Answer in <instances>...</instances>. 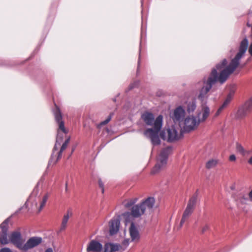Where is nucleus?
I'll list each match as a JSON object with an SVG mask.
<instances>
[{
	"mask_svg": "<svg viewBox=\"0 0 252 252\" xmlns=\"http://www.w3.org/2000/svg\"><path fill=\"white\" fill-rule=\"evenodd\" d=\"M249 46V41L247 38L243 39L240 45L239 52L235 57L231 61L228 65L226 59L216 65L207 78L204 77L202 80L196 82L194 86L198 91L197 98L199 100L200 104H207L209 96L208 93L213 85L218 81L221 84L224 83L229 76L238 67L240 60L245 55Z\"/></svg>",
	"mask_w": 252,
	"mask_h": 252,
	"instance_id": "nucleus-1",
	"label": "nucleus"
},
{
	"mask_svg": "<svg viewBox=\"0 0 252 252\" xmlns=\"http://www.w3.org/2000/svg\"><path fill=\"white\" fill-rule=\"evenodd\" d=\"M141 119L148 126H153L144 131L145 136L151 139L154 145L160 144L159 133L162 126L163 117L160 115L155 119L154 115L150 112H145L141 115Z\"/></svg>",
	"mask_w": 252,
	"mask_h": 252,
	"instance_id": "nucleus-2",
	"label": "nucleus"
},
{
	"mask_svg": "<svg viewBox=\"0 0 252 252\" xmlns=\"http://www.w3.org/2000/svg\"><path fill=\"white\" fill-rule=\"evenodd\" d=\"M53 113L55 116V120L59 124V129L58 131L56 142L53 150L51 159L49 160L50 164L52 162L55 163L62 158V153L67 146V144L63 143L61 147L60 151L56 152L63 139V136L61 134L60 130H61L64 134L67 133V131L65 128L64 123L62 121V115L61 111L56 105V108L53 110Z\"/></svg>",
	"mask_w": 252,
	"mask_h": 252,
	"instance_id": "nucleus-3",
	"label": "nucleus"
},
{
	"mask_svg": "<svg viewBox=\"0 0 252 252\" xmlns=\"http://www.w3.org/2000/svg\"><path fill=\"white\" fill-rule=\"evenodd\" d=\"M171 150V148L167 147L161 151L157 158V164L151 171V174H155L165 167L167 162L168 156Z\"/></svg>",
	"mask_w": 252,
	"mask_h": 252,
	"instance_id": "nucleus-4",
	"label": "nucleus"
},
{
	"mask_svg": "<svg viewBox=\"0 0 252 252\" xmlns=\"http://www.w3.org/2000/svg\"><path fill=\"white\" fill-rule=\"evenodd\" d=\"M38 192V189L37 187H36L31 195L30 196L27 202L25 203V205H26L28 202H32V203L34 202V205L35 207H37V202H39V207L38 208V212H40L42 210V208L45 205V204L49 197V193L47 192L43 195L42 197H38L37 199L35 200V197L37 195Z\"/></svg>",
	"mask_w": 252,
	"mask_h": 252,
	"instance_id": "nucleus-5",
	"label": "nucleus"
},
{
	"mask_svg": "<svg viewBox=\"0 0 252 252\" xmlns=\"http://www.w3.org/2000/svg\"><path fill=\"white\" fill-rule=\"evenodd\" d=\"M197 196H192L189 200L187 207L185 209L182 219L180 221L179 228H181L185 224L188 223L191 215L192 214L196 202Z\"/></svg>",
	"mask_w": 252,
	"mask_h": 252,
	"instance_id": "nucleus-6",
	"label": "nucleus"
},
{
	"mask_svg": "<svg viewBox=\"0 0 252 252\" xmlns=\"http://www.w3.org/2000/svg\"><path fill=\"white\" fill-rule=\"evenodd\" d=\"M179 128L177 129L174 126H171L167 129V137L165 135V132L162 131L160 132V137L163 140H167L169 142H173L178 140L181 135L179 133Z\"/></svg>",
	"mask_w": 252,
	"mask_h": 252,
	"instance_id": "nucleus-7",
	"label": "nucleus"
},
{
	"mask_svg": "<svg viewBox=\"0 0 252 252\" xmlns=\"http://www.w3.org/2000/svg\"><path fill=\"white\" fill-rule=\"evenodd\" d=\"M199 124L196 117L192 115L185 118L182 127L184 131L189 132L196 128Z\"/></svg>",
	"mask_w": 252,
	"mask_h": 252,
	"instance_id": "nucleus-8",
	"label": "nucleus"
},
{
	"mask_svg": "<svg viewBox=\"0 0 252 252\" xmlns=\"http://www.w3.org/2000/svg\"><path fill=\"white\" fill-rule=\"evenodd\" d=\"M42 242V239L40 237H32L28 240L24 244L22 251H27L33 249L39 245Z\"/></svg>",
	"mask_w": 252,
	"mask_h": 252,
	"instance_id": "nucleus-9",
	"label": "nucleus"
},
{
	"mask_svg": "<svg viewBox=\"0 0 252 252\" xmlns=\"http://www.w3.org/2000/svg\"><path fill=\"white\" fill-rule=\"evenodd\" d=\"M201 110L198 111L196 118L199 123L205 122L209 117L210 110L207 104H200Z\"/></svg>",
	"mask_w": 252,
	"mask_h": 252,
	"instance_id": "nucleus-10",
	"label": "nucleus"
},
{
	"mask_svg": "<svg viewBox=\"0 0 252 252\" xmlns=\"http://www.w3.org/2000/svg\"><path fill=\"white\" fill-rule=\"evenodd\" d=\"M252 110V105L249 103L240 106L235 114V118L237 119H243Z\"/></svg>",
	"mask_w": 252,
	"mask_h": 252,
	"instance_id": "nucleus-11",
	"label": "nucleus"
},
{
	"mask_svg": "<svg viewBox=\"0 0 252 252\" xmlns=\"http://www.w3.org/2000/svg\"><path fill=\"white\" fill-rule=\"evenodd\" d=\"M185 115V111L184 109L182 106H179L174 110L173 114L170 115V117L175 123H180L184 117Z\"/></svg>",
	"mask_w": 252,
	"mask_h": 252,
	"instance_id": "nucleus-12",
	"label": "nucleus"
},
{
	"mask_svg": "<svg viewBox=\"0 0 252 252\" xmlns=\"http://www.w3.org/2000/svg\"><path fill=\"white\" fill-rule=\"evenodd\" d=\"M155 203V199L153 197H149L141 202L140 204L144 209V212L152 211Z\"/></svg>",
	"mask_w": 252,
	"mask_h": 252,
	"instance_id": "nucleus-13",
	"label": "nucleus"
},
{
	"mask_svg": "<svg viewBox=\"0 0 252 252\" xmlns=\"http://www.w3.org/2000/svg\"><path fill=\"white\" fill-rule=\"evenodd\" d=\"M120 220L119 218H113L109 221V233L111 235L116 234L120 228Z\"/></svg>",
	"mask_w": 252,
	"mask_h": 252,
	"instance_id": "nucleus-14",
	"label": "nucleus"
},
{
	"mask_svg": "<svg viewBox=\"0 0 252 252\" xmlns=\"http://www.w3.org/2000/svg\"><path fill=\"white\" fill-rule=\"evenodd\" d=\"M235 92V88H233V89H232L230 90L228 94L227 95L226 99H225L224 101L223 102V104L220 107V108L218 109V111H217L216 115H219L221 113V112L228 106V105L230 103L231 100L232 99V98L234 96Z\"/></svg>",
	"mask_w": 252,
	"mask_h": 252,
	"instance_id": "nucleus-15",
	"label": "nucleus"
},
{
	"mask_svg": "<svg viewBox=\"0 0 252 252\" xmlns=\"http://www.w3.org/2000/svg\"><path fill=\"white\" fill-rule=\"evenodd\" d=\"M129 233L131 241L138 242L139 241L140 238V233L134 222L130 223V226L129 228Z\"/></svg>",
	"mask_w": 252,
	"mask_h": 252,
	"instance_id": "nucleus-16",
	"label": "nucleus"
},
{
	"mask_svg": "<svg viewBox=\"0 0 252 252\" xmlns=\"http://www.w3.org/2000/svg\"><path fill=\"white\" fill-rule=\"evenodd\" d=\"M11 242L21 250H22L24 244L21 239V235L19 232H15L11 234L10 237Z\"/></svg>",
	"mask_w": 252,
	"mask_h": 252,
	"instance_id": "nucleus-17",
	"label": "nucleus"
},
{
	"mask_svg": "<svg viewBox=\"0 0 252 252\" xmlns=\"http://www.w3.org/2000/svg\"><path fill=\"white\" fill-rule=\"evenodd\" d=\"M103 246L99 242L95 240H92L89 243L87 251V252H100L102 251Z\"/></svg>",
	"mask_w": 252,
	"mask_h": 252,
	"instance_id": "nucleus-18",
	"label": "nucleus"
},
{
	"mask_svg": "<svg viewBox=\"0 0 252 252\" xmlns=\"http://www.w3.org/2000/svg\"><path fill=\"white\" fill-rule=\"evenodd\" d=\"M0 241L2 244H6L9 242L7 237V227L5 222L0 225Z\"/></svg>",
	"mask_w": 252,
	"mask_h": 252,
	"instance_id": "nucleus-19",
	"label": "nucleus"
},
{
	"mask_svg": "<svg viewBox=\"0 0 252 252\" xmlns=\"http://www.w3.org/2000/svg\"><path fill=\"white\" fill-rule=\"evenodd\" d=\"M133 216L134 218H138L143 215L144 212V209L142 208L140 203L133 205L131 209Z\"/></svg>",
	"mask_w": 252,
	"mask_h": 252,
	"instance_id": "nucleus-20",
	"label": "nucleus"
},
{
	"mask_svg": "<svg viewBox=\"0 0 252 252\" xmlns=\"http://www.w3.org/2000/svg\"><path fill=\"white\" fill-rule=\"evenodd\" d=\"M72 216V212L71 210L69 209L66 211V213L63 215L61 225L60 229V231H62L65 229L67 226V223L70 217Z\"/></svg>",
	"mask_w": 252,
	"mask_h": 252,
	"instance_id": "nucleus-21",
	"label": "nucleus"
},
{
	"mask_svg": "<svg viewBox=\"0 0 252 252\" xmlns=\"http://www.w3.org/2000/svg\"><path fill=\"white\" fill-rule=\"evenodd\" d=\"M120 246L118 244L107 243L104 246V252H114L119 250Z\"/></svg>",
	"mask_w": 252,
	"mask_h": 252,
	"instance_id": "nucleus-22",
	"label": "nucleus"
},
{
	"mask_svg": "<svg viewBox=\"0 0 252 252\" xmlns=\"http://www.w3.org/2000/svg\"><path fill=\"white\" fill-rule=\"evenodd\" d=\"M122 216L125 220L126 225H127L129 222H130L131 223L133 222V220L135 218L133 216L131 211L130 212H126L123 213L122 214Z\"/></svg>",
	"mask_w": 252,
	"mask_h": 252,
	"instance_id": "nucleus-23",
	"label": "nucleus"
},
{
	"mask_svg": "<svg viewBox=\"0 0 252 252\" xmlns=\"http://www.w3.org/2000/svg\"><path fill=\"white\" fill-rule=\"evenodd\" d=\"M236 149L237 152L239 153L243 156L249 155L251 152V151L250 150H245L244 148L241 145V144L238 143H236Z\"/></svg>",
	"mask_w": 252,
	"mask_h": 252,
	"instance_id": "nucleus-24",
	"label": "nucleus"
},
{
	"mask_svg": "<svg viewBox=\"0 0 252 252\" xmlns=\"http://www.w3.org/2000/svg\"><path fill=\"white\" fill-rule=\"evenodd\" d=\"M196 107V102L195 99H194L187 103V111L189 113H192L195 111Z\"/></svg>",
	"mask_w": 252,
	"mask_h": 252,
	"instance_id": "nucleus-25",
	"label": "nucleus"
},
{
	"mask_svg": "<svg viewBox=\"0 0 252 252\" xmlns=\"http://www.w3.org/2000/svg\"><path fill=\"white\" fill-rule=\"evenodd\" d=\"M137 201V198H133L125 200L124 201L123 204L126 208H128L131 206L132 207Z\"/></svg>",
	"mask_w": 252,
	"mask_h": 252,
	"instance_id": "nucleus-26",
	"label": "nucleus"
},
{
	"mask_svg": "<svg viewBox=\"0 0 252 252\" xmlns=\"http://www.w3.org/2000/svg\"><path fill=\"white\" fill-rule=\"evenodd\" d=\"M218 161L217 159H211L209 160L206 164V167L208 169H211L215 167L218 164Z\"/></svg>",
	"mask_w": 252,
	"mask_h": 252,
	"instance_id": "nucleus-27",
	"label": "nucleus"
},
{
	"mask_svg": "<svg viewBox=\"0 0 252 252\" xmlns=\"http://www.w3.org/2000/svg\"><path fill=\"white\" fill-rule=\"evenodd\" d=\"M248 201L249 199L244 195L241 196L238 199V202L242 204H247Z\"/></svg>",
	"mask_w": 252,
	"mask_h": 252,
	"instance_id": "nucleus-28",
	"label": "nucleus"
},
{
	"mask_svg": "<svg viewBox=\"0 0 252 252\" xmlns=\"http://www.w3.org/2000/svg\"><path fill=\"white\" fill-rule=\"evenodd\" d=\"M209 224L208 223L204 224L202 225L201 227V231L202 233L205 232L209 229Z\"/></svg>",
	"mask_w": 252,
	"mask_h": 252,
	"instance_id": "nucleus-29",
	"label": "nucleus"
},
{
	"mask_svg": "<svg viewBox=\"0 0 252 252\" xmlns=\"http://www.w3.org/2000/svg\"><path fill=\"white\" fill-rule=\"evenodd\" d=\"M112 114L109 115L105 120L101 122L100 123L99 125L103 126V125H106L107 123H108L110 121V120L112 118Z\"/></svg>",
	"mask_w": 252,
	"mask_h": 252,
	"instance_id": "nucleus-30",
	"label": "nucleus"
},
{
	"mask_svg": "<svg viewBox=\"0 0 252 252\" xmlns=\"http://www.w3.org/2000/svg\"><path fill=\"white\" fill-rule=\"evenodd\" d=\"M129 239H125L123 242V245L126 248L129 245Z\"/></svg>",
	"mask_w": 252,
	"mask_h": 252,
	"instance_id": "nucleus-31",
	"label": "nucleus"
},
{
	"mask_svg": "<svg viewBox=\"0 0 252 252\" xmlns=\"http://www.w3.org/2000/svg\"><path fill=\"white\" fill-rule=\"evenodd\" d=\"M98 184H99V186L100 188H101L102 189V192L103 193L104 192V185H103V184L101 180H99Z\"/></svg>",
	"mask_w": 252,
	"mask_h": 252,
	"instance_id": "nucleus-32",
	"label": "nucleus"
},
{
	"mask_svg": "<svg viewBox=\"0 0 252 252\" xmlns=\"http://www.w3.org/2000/svg\"><path fill=\"white\" fill-rule=\"evenodd\" d=\"M236 157L234 155H231L230 156L229 158V160L230 161H235L236 160Z\"/></svg>",
	"mask_w": 252,
	"mask_h": 252,
	"instance_id": "nucleus-33",
	"label": "nucleus"
},
{
	"mask_svg": "<svg viewBox=\"0 0 252 252\" xmlns=\"http://www.w3.org/2000/svg\"><path fill=\"white\" fill-rule=\"evenodd\" d=\"M0 252H12L9 248H4L0 250Z\"/></svg>",
	"mask_w": 252,
	"mask_h": 252,
	"instance_id": "nucleus-34",
	"label": "nucleus"
},
{
	"mask_svg": "<svg viewBox=\"0 0 252 252\" xmlns=\"http://www.w3.org/2000/svg\"><path fill=\"white\" fill-rule=\"evenodd\" d=\"M138 84L139 82H135L133 84H131L129 87V90L132 89L134 87L137 86L138 85Z\"/></svg>",
	"mask_w": 252,
	"mask_h": 252,
	"instance_id": "nucleus-35",
	"label": "nucleus"
},
{
	"mask_svg": "<svg viewBox=\"0 0 252 252\" xmlns=\"http://www.w3.org/2000/svg\"><path fill=\"white\" fill-rule=\"evenodd\" d=\"M249 197L250 200L252 201V189L249 193Z\"/></svg>",
	"mask_w": 252,
	"mask_h": 252,
	"instance_id": "nucleus-36",
	"label": "nucleus"
},
{
	"mask_svg": "<svg viewBox=\"0 0 252 252\" xmlns=\"http://www.w3.org/2000/svg\"><path fill=\"white\" fill-rule=\"evenodd\" d=\"M44 180V175H43L40 179V181L37 183V186L40 184V182H42Z\"/></svg>",
	"mask_w": 252,
	"mask_h": 252,
	"instance_id": "nucleus-37",
	"label": "nucleus"
},
{
	"mask_svg": "<svg viewBox=\"0 0 252 252\" xmlns=\"http://www.w3.org/2000/svg\"><path fill=\"white\" fill-rule=\"evenodd\" d=\"M246 103H249L250 104H251L252 105V97L248 101L246 102Z\"/></svg>",
	"mask_w": 252,
	"mask_h": 252,
	"instance_id": "nucleus-38",
	"label": "nucleus"
},
{
	"mask_svg": "<svg viewBox=\"0 0 252 252\" xmlns=\"http://www.w3.org/2000/svg\"><path fill=\"white\" fill-rule=\"evenodd\" d=\"M248 162L249 164H250V165H252V156L251 157V158L248 160Z\"/></svg>",
	"mask_w": 252,
	"mask_h": 252,
	"instance_id": "nucleus-39",
	"label": "nucleus"
},
{
	"mask_svg": "<svg viewBox=\"0 0 252 252\" xmlns=\"http://www.w3.org/2000/svg\"><path fill=\"white\" fill-rule=\"evenodd\" d=\"M45 252H53V250L52 248H48L45 250Z\"/></svg>",
	"mask_w": 252,
	"mask_h": 252,
	"instance_id": "nucleus-40",
	"label": "nucleus"
},
{
	"mask_svg": "<svg viewBox=\"0 0 252 252\" xmlns=\"http://www.w3.org/2000/svg\"><path fill=\"white\" fill-rule=\"evenodd\" d=\"M69 141H70V138L69 137L65 140V141H64V143L68 145L69 142Z\"/></svg>",
	"mask_w": 252,
	"mask_h": 252,
	"instance_id": "nucleus-41",
	"label": "nucleus"
},
{
	"mask_svg": "<svg viewBox=\"0 0 252 252\" xmlns=\"http://www.w3.org/2000/svg\"><path fill=\"white\" fill-rule=\"evenodd\" d=\"M230 189H232V190H233L235 189V187L234 186H232L231 187H230Z\"/></svg>",
	"mask_w": 252,
	"mask_h": 252,
	"instance_id": "nucleus-42",
	"label": "nucleus"
},
{
	"mask_svg": "<svg viewBox=\"0 0 252 252\" xmlns=\"http://www.w3.org/2000/svg\"><path fill=\"white\" fill-rule=\"evenodd\" d=\"M73 151H74V149H72L71 154L73 152Z\"/></svg>",
	"mask_w": 252,
	"mask_h": 252,
	"instance_id": "nucleus-43",
	"label": "nucleus"
},
{
	"mask_svg": "<svg viewBox=\"0 0 252 252\" xmlns=\"http://www.w3.org/2000/svg\"><path fill=\"white\" fill-rule=\"evenodd\" d=\"M140 59V57L139 58V60ZM140 61H138V63H139Z\"/></svg>",
	"mask_w": 252,
	"mask_h": 252,
	"instance_id": "nucleus-44",
	"label": "nucleus"
}]
</instances>
